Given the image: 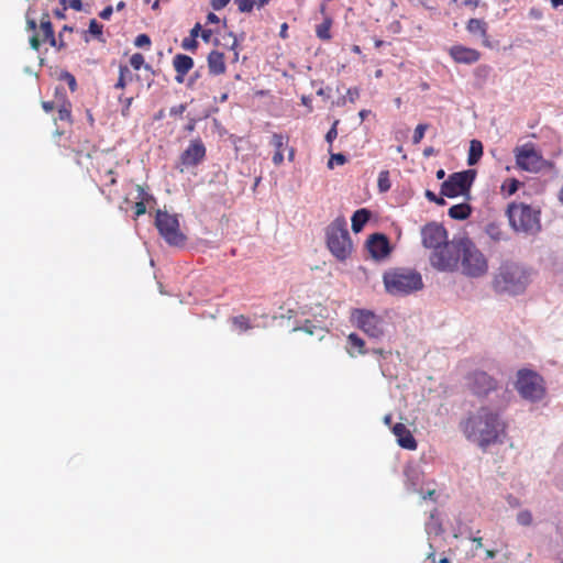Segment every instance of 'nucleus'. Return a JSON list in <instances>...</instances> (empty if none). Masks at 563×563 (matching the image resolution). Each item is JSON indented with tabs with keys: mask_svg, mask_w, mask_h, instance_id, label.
Here are the masks:
<instances>
[{
	"mask_svg": "<svg viewBox=\"0 0 563 563\" xmlns=\"http://www.w3.org/2000/svg\"><path fill=\"white\" fill-rule=\"evenodd\" d=\"M347 339L352 346L358 349L360 353H364L362 351V347L364 346V341L357 334L351 333Z\"/></svg>",
	"mask_w": 563,
	"mask_h": 563,
	"instance_id": "36",
	"label": "nucleus"
},
{
	"mask_svg": "<svg viewBox=\"0 0 563 563\" xmlns=\"http://www.w3.org/2000/svg\"><path fill=\"white\" fill-rule=\"evenodd\" d=\"M528 285V275L523 267L514 262H505L494 277V288L498 292L518 295Z\"/></svg>",
	"mask_w": 563,
	"mask_h": 563,
	"instance_id": "3",
	"label": "nucleus"
},
{
	"mask_svg": "<svg viewBox=\"0 0 563 563\" xmlns=\"http://www.w3.org/2000/svg\"><path fill=\"white\" fill-rule=\"evenodd\" d=\"M428 124H418L417 128L415 129V132H413V136H412V143L413 144H418L421 142V140L423 139L424 136V133L428 129Z\"/></svg>",
	"mask_w": 563,
	"mask_h": 563,
	"instance_id": "31",
	"label": "nucleus"
},
{
	"mask_svg": "<svg viewBox=\"0 0 563 563\" xmlns=\"http://www.w3.org/2000/svg\"><path fill=\"white\" fill-rule=\"evenodd\" d=\"M517 165L527 172L538 173L544 165V159L532 147L523 146L516 154Z\"/></svg>",
	"mask_w": 563,
	"mask_h": 563,
	"instance_id": "13",
	"label": "nucleus"
},
{
	"mask_svg": "<svg viewBox=\"0 0 563 563\" xmlns=\"http://www.w3.org/2000/svg\"><path fill=\"white\" fill-rule=\"evenodd\" d=\"M475 176L476 172L474 169L451 174L449 178L441 184V195L448 198H455L459 195L467 194Z\"/></svg>",
	"mask_w": 563,
	"mask_h": 563,
	"instance_id": "9",
	"label": "nucleus"
},
{
	"mask_svg": "<svg viewBox=\"0 0 563 563\" xmlns=\"http://www.w3.org/2000/svg\"><path fill=\"white\" fill-rule=\"evenodd\" d=\"M339 121H334L333 125L331 126V129L328 131V133L325 134V141L329 143V144H332V142L335 140V137L338 136V130H336V125H338Z\"/></svg>",
	"mask_w": 563,
	"mask_h": 563,
	"instance_id": "45",
	"label": "nucleus"
},
{
	"mask_svg": "<svg viewBox=\"0 0 563 563\" xmlns=\"http://www.w3.org/2000/svg\"><path fill=\"white\" fill-rule=\"evenodd\" d=\"M464 236H454L450 242L433 251L431 265L441 272H454L460 265V246Z\"/></svg>",
	"mask_w": 563,
	"mask_h": 563,
	"instance_id": "7",
	"label": "nucleus"
},
{
	"mask_svg": "<svg viewBox=\"0 0 563 563\" xmlns=\"http://www.w3.org/2000/svg\"><path fill=\"white\" fill-rule=\"evenodd\" d=\"M398 443L400 446H402L405 449H415L416 448V440L408 431L404 435H400L398 438Z\"/></svg>",
	"mask_w": 563,
	"mask_h": 563,
	"instance_id": "29",
	"label": "nucleus"
},
{
	"mask_svg": "<svg viewBox=\"0 0 563 563\" xmlns=\"http://www.w3.org/2000/svg\"><path fill=\"white\" fill-rule=\"evenodd\" d=\"M40 29L43 33V41H47L51 46H55L54 30L51 21L46 16L41 20Z\"/></svg>",
	"mask_w": 563,
	"mask_h": 563,
	"instance_id": "24",
	"label": "nucleus"
},
{
	"mask_svg": "<svg viewBox=\"0 0 563 563\" xmlns=\"http://www.w3.org/2000/svg\"><path fill=\"white\" fill-rule=\"evenodd\" d=\"M471 207L468 203L454 205L449 209V216L455 220H465L471 214Z\"/></svg>",
	"mask_w": 563,
	"mask_h": 563,
	"instance_id": "23",
	"label": "nucleus"
},
{
	"mask_svg": "<svg viewBox=\"0 0 563 563\" xmlns=\"http://www.w3.org/2000/svg\"><path fill=\"white\" fill-rule=\"evenodd\" d=\"M207 21L210 22V23H218L220 20H219V16L216 15L214 13L210 12L208 13L207 15Z\"/></svg>",
	"mask_w": 563,
	"mask_h": 563,
	"instance_id": "61",
	"label": "nucleus"
},
{
	"mask_svg": "<svg viewBox=\"0 0 563 563\" xmlns=\"http://www.w3.org/2000/svg\"><path fill=\"white\" fill-rule=\"evenodd\" d=\"M30 45L34 51H37L40 48L41 42L36 34L30 37Z\"/></svg>",
	"mask_w": 563,
	"mask_h": 563,
	"instance_id": "56",
	"label": "nucleus"
},
{
	"mask_svg": "<svg viewBox=\"0 0 563 563\" xmlns=\"http://www.w3.org/2000/svg\"><path fill=\"white\" fill-rule=\"evenodd\" d=\"M136 191H137L136 199H140V201L154 200L153 196L147 194L142 186L136 185Z\"/></svg>",
	"mask_w": 563,
	"mask_h": 563,
	"instance_id": "43",
	"label": "nucleus"
},
{
	"mask_svg": "<svg viewBox=\"0 0 563 563\" xmlns=\"http://www.w3.org/2000/svg\"><path fill=\"white\" fill-rule=\"evenodd\" d=\"M460 246V265L462 274L471 278L486 275L488 262L481 250L466 236L457 244Z\"/></svg>",
	"mask_w": 563,
	"mask_h": 563,
	"instance_id": "4",
	"label": "nucleus"
},
{
	"mask_svg": "<svg viewBox=\"0 0 563 563\" xmlns=\"http://www.w3.org/2000/svg\"><path fill=\"white\" fill-rule=\"evenodd\" d=\"M272 143L277 148V151H280V148L284 145V137H283V135L274 134Z\"/></svg>",
	"mask_w": 563,
	"mask_h": 563,
	"instance_id": "49",
	"label": "nucleus"
},
{
	"mask_svg": "<svg viewBox=\"0 0 563 563\" xmlns=\"http://www.w3.org/2000/svg\"><path fill=\"white\" fill-rule=\"evenodd\" d=\"M58 119L62 121H66L70 119V110L66 107H63L58 110Z\"/></svg>",
	"mask_w": 563,
	"mask_h": 563,
	"instance_id": "50",
	"label": "nucleus"
},
{
	"mask_svg": "<svg viewBox=\"0 0 563 563\" xmlns=\"http://www.w3.org/2000/svg\"><path fill=\"white\" fill-rule=\"evenodd\" d=\"M424 195H426V198H427L429 201L434 202V203H437V205H439V206H444V205L446 203L443 197H438V196H437L433 191H431V190H427Z\"/></svg>",
	"mask_w": 563,
	"mask_h": 563,
	"instance_id": "40",
	"label": "nucleus"
},
{
	"mask_svg": "<svg viewBox=\"0 0 563 563\" xmlns=\"http://www.w3.org/2000/svg\"><path fill=\"white\" fill-rule=\"evenodd\" d=\"M520 186V181L517 179H510V181L504 186V189L507 190L508 195H514Z\"/></svg>",
	"mask_w": 563,
	"mask_h": 563,
	"instance_id": "44",
	"label": "nucleus"
},
{
	"mask_svg": "<svg viewBox=\"0 0 563 563\" xmlns=\"http://www.w3.org/2000/svg\"><path fill=\"white\" fill-rule=\"evenodd\" d=\"M181 47L186 51H195L198 47V42L195 37H185Z\"/></svg>",
	"mask_w": 563,
	"mask_h": 563,
	"instance_id": "37",
	"label": "nucleus"
},
{
	"mask_svg": "<svg viewBox=\"0 0 563 563\" xmlns=\"http://www.w3.org/2000/svg\"><path fill=\"white\" fill-rule=\"evenodd\" d=\"M486 233L495 242L507 240V235L500 229V227L498 224H496V223H489L486 227Z\"/></svg>",
	"mask_w": 563,
	"mask_h": 563,
	"instance_id": "25",
	"label": "nucleus"
},
{
	"mask_svg": "<svg viewBox=\"0 0 563 563\" xmlns=\"http://www.w3.org/2000/svg\"><path fill=\"white\" fill-rule=\"evenodd\" d=\"M89 33L93 36L102 35V25L98 23L96 20H91L89 23Z\"/></svg>",
	"mask_w": 563,
	"mask_h": 563,
	"instance_id": "39",
	"label": "nucleus"
},
{
	"mask_svg": "<svg viewBox=\"0 0 563 563\" xmlns=\"http://www.w3.org/2000/svg\"><path fill=\"white\" fill-rule=\"evenodd\" d=\"M509 223L516 232L534 235L541 230L540 212L525 203H512L507 210Z\"/></svg>",
	"mask_w": 563,
	"mask_h": 563,
	"instance_id": "5",
	"label": "nucleus"
},
{
	"mask_svg": "<svg viewBox=\"0 0 563 563\" xmlns=\"http://www.w3.org/2000/svg\"><path fill=\"white\" fill-rule=\"evenodd\" d=\"M332 20L330 18H325L324 21L317 26L316 33L317 36L321 40H330V29H331Z\"/></svg>",
	"mask_w": 563,
	"mask_h": 563,
	"instance_id": "27",
	"label": "nucleus"
},
{
	"mask_svg": "<svg viewBox=\"0 0 563 563\" xmlns=\"http://www.w3.org/2000/svg\"><path fill=\"white\" fill-rule=\"evenodd\" d=\"M377 186H378V190L380 192H387L390 189L391 183H390V179H389V172L388 170H382L378 174Z\"/></svg>",
	"mask_w": 563,
	"mask_h": 563,
	"instance_id": "28",
	"label": "nucleus"
},
{
	"mask_svg": "<svg viewBox=\"0 0 563 563\" xmlns=\"http://www.w3.org/2000/svg\"><path fill=\"white\" fill-rule=\"evenodd\" d=\"M229 2L230 0H211V7L218 11L223 9Z\"/></svg>",
	"mask_w": 563,
	"mask_h": 563,
	"instance_id": "52",
	"label": "nucleus"
},
{
	"mask_svg": "<svg viewBox=\"0 0 563 563\" xmlns=\"http://www.w3.org/2000/svg\"><path fill=\"white\" fill-rule=\"evenodd\" d=\"M345 162H346V157L344 154H342V153L332 154L328 162V167L333 168L334 164L343 165V164H345Z\"/></svg>",
	"mask_w": 563,
	"mask_h": 563,
	"instance_id": "34",
	"label": "nucleus"
},
{
	"mask_svg": "<svg viewBox=\"0 0 563 563\" xmlns=\"http://www.w3.org/2000/svg\"><path fill=\"white\" fill-rule=\"evenodd\" d=\"M450 54L455 62L463 64H473L479 59V53L476 49L464 46H453Z\"/></svg>",
	"mask_w": 563,
	"mask_h": 563,
	"instance_id": "17",
	"label": "nucleus"
},
{
	"mask_svg": "<svg viewBox=\"0 0 563 563\" xmlns=\"http://www.w3.org/2000/svg\"><path fill=\"white\" fill-rule=\"evenodd\" d=\"M385 289L393 296H407L423 288L421 274L411 268H394L384 273Z\"/></svg>",
	"mask_w": 563,
	"mask_h": 563,
	"instance_id": "2",
	"label": "nucleus"
},
{
	"mask_svg": "<svg viewBox=\"0 0 563 563\" xmlns=\"http://www.w3.org/2000/svg\"><path fill=\"white\" fill-rule=\"evenodd\" d=\"M155 225L170 246H181L185 244L186 236L179 230V220L177 214H170L166 211L157 210L155 217Z\"/></svg>",
	"mask_w": 563,
	"mask_h": 563,
	"instance_id": "8",
	"label": "nucleus"
},
{
	"mask_svg": "<svg viewBox=\"0 0 563 563\" xmlns=\"http://www.w3.org/2000/svg\"><path fill=\"white\" fill-rule=\"evenodd\" d=\"M130 64L135 70H139L144 65L143 55L140 53L133 54L130 58Z\"/></svg>",
	"mask_w": 563,
	"mask_h": 563,
	"instance_id": "35",
	"label": "nucleus"
},
{
	"mask_svg": "<svg viewBox=\"0 0 563 563\" xmlns=\"http://www.w3.org/2000/svg\"><path fill=\"white\" fill-rule=\"evenodd\" d=\"M327 244L330 252L340 261L352 252V242L343 219L334 220L327 230Z\"/></svg>",
	"mask_w": 563,
	"mask_h": 563,
	"instance_id": "6",
	"label": "nucleus"
},
{
	"mask_svg": "<svg viewBox=\"0 0 563 563\" xmlns=\"http://www.w3.org/2000/svg\"><path fill=\"white\" fill-rule=\"evenodd\" d=\"M483 155V144L478 140H472L470 143L467 164L476 165Z\"/></svg>",
	"mask_w": 563,
	"mask_h": 563,
	"instance_id": "22",
	"label": "nucleus"
},
{
	"mask_svg": "<svg viewBox=\"0 0 563 563\" xmlns=\"http://www.w3.org/2000/svg\"><path fill=\"white\" fill-rule=\"evenodd\" d=\"M26 27L29 31H35L36 30V22L32 19H27L26 21Z\"/></svg>",
	"mask_w": 563,
	"mask_h": 563,
	"instance_id": "62",
	"label": "nucleus"
},
{
	"mask_svg": "<svg viewBox=\"0 0 563 563\" xmlns=\"http://www.w3.org/2000/svg\"><path fill=\"white\" fill-rule=\"evenodd\" d=\"M241 12H251L257 2L255 0H235Z\"/></svg>",
	"mask_w": 563,
	"mask_h": 563,
	"instance_id": "32",
	"label": "nucleus"
},
{
	"mask_svg": "<svg viewBox=\"0 0 563 563\" xmlns=\"http://www.w3.org/2000/svg\"><path fill=\"white\" fill-rule=\"evenodd\" d=\"M434 153H435V150H434L432 146L426 147V148L423 150V155H424L426 157H430V156H432Z\"/></svg>",
	"mask_w": 563,
	"mask_h": 563,
	"instance_id": "64",
	"label": "nucleus"
},
{
	"mask_svg": "<svg viewBox=\"0 0 563 563\" xmlns=\"http://www.w3.org/2000/svg\"><path fill=\"white\" fill-rule=\"evenodd\" d=\"M211 30H203L201 31V37L203 41L208 42L211 37Z\"/></svg>",
	"mask_w": 563,
	"mask_h": 563,
	"instance_id": "63",
	"label": "nucleus"
},
{
	"mask_svg": "<svg viewBox=\"0 0 563 563\" xmlns=\"http://www.w3.org/2000/svg\"><path fill=\"white\" fill-rule=\"evenodd\" d=\"M466 30L473 34L477 35L482 40V44L490 47V43L487 35V23L481 19H471L467 22Z\"/></svg>",
	"mask_w": 563,
	"mask_h": 563,
	"instance_id": "19",
	"label": "nucleus"
},
{
	"mask_svg": "<svg viewBox=\"0 0 563 563\" xmlns=\"http://www.w3.org/2000/svg\"><path fill=\"white\" fill-rule=\"evenodd\" d=\"M173 66L177 73L176 81L181 84L184 77L194 67V59L185 54H177L173 59Z\"/></svg>",
	"mask_w": 563,
	"mask_h": 563,
	"instance_id": "18",
	"label": "nucleus"
},
{
	"mask_svg": "<svg viewBox=\"0 0 563 563\" xmlns=\"http://www.w3.org/2000/svg\"><path fill=\"white\" fill-rule=\"evenodd\" d=\"M134 45L136 47H150L151 38L146 34H140V35L136 36V38L134 41Z\"/></svg>",
	"mask_w": 563,
	"mask_h": 563,
	"instance_id": "38",
	"label": "nucleus"
},
{
	"mask_svg": "<svg viewBox=\"0 0 563 563\" xmlns=\"http://www.w3.org/2000/svg\"><path fill=\"white\" fill-rule=\"evenodd\" d=\"M371 218V211L367 209H358L352 216V230L354 233H358L363 230L364 225Z\"/></svg>",
	"mask_w": 563,
	"mask_h": 563,
	"instance_id": "21",
	"label": "nucleus"
},
{
	"mask_svg": "<svg viewBox=\"0 0 563 563\" xmlns=\"http://www.w3.org/2000/svg\"><path fill=\"white\" fill-rule=\"evenodd\" d=\"M187 109L186 104H179L176 107L170 108L169 114L170 115H181Z\"/></svg>",
	"mask_w": 563,
	"mask_h": 563,
	"instance_id": "48",
	"label": "nucleus"
},
{
	"mask_svg": "<svg viewBox=\"0 0 563 563\" xmlns=\"http://www.w3.org/2000/svg\"><path fill=\"white\" fill-rule=\"evenodd\" d=\"M60 78L67 81L69 89L71 91L76 90V87H77L76 79L70 73H68V71L63 73Z\"/></svg>",
	"mask_w": 563,
	"mask_h": 563,
	"instance_id": "42",
	"label": "nucleus"
},
{
	"mask_svg": "<svg viewBox=\"0 0 563 563\" xmlns=\"http://www.w3.org/2000/svg\"><path fill=\"white\" fill-rule=\"evenodd\" d=\"M201 31V25L199 23H197L190 31V37H195L197 38V36L199 35V32Z\"/></svg>",
	"mask_w": 563,
	"mask_h": 563,
	"instance_id": "59",
	"label": "nucleus"
},
{
	"mask_svg": "<svg viewBox=\"0 0 563 563\" xmlns=\"http://www.w3.org/2000/svg\"><path fill=\"white\" fill-rule=\"evenodd\" d=\"M113 13V8L111 5L106 7L100 13L99 16L103 20H109Z\"/></svg>",
	"mask_w": 563,
	"mask_h": 563,
	"instance_id": "53",
	"label": "nucleus"
},
{
	"mask_svg": "<svg viewBox=\"0 0 563 563\" xmlns=\"http://www.w3.org/2000/svg\"><path fill=\"white\" fill-rule=\"evenodd\" d=\"M346 97L351 102H354L358 98V90L356 88H350L347 90Z\"/></svg>",
	"mask_w": 563,
	"mask_h": 563,
	"instance_id": "55",
	"label": "nucleus"
},
{
	"mask_svg": "<svg viewBox=\"0 0 563 563\" xmlns=\"http://www.w3.org/2000/svg\"><path fill=\"white\" fill-rule=\"evenodd\" d=\"M233 324L240 328L242 331L249 330L252 325L249 322V319L244 316H236L233 318Z\"/></svg>",
	"mask_w": 563,
	"mask_h": 563,
	"instance_id": "33",
	"label": "nucleus"
},
{
	"mask_svg": "<svg viewBox=\"0 0 563 563\" xmlns=\"http://www.w3.org/2000/svg\"><path fill=\"white\" fill-rule=\"evenodd\" d=\"M283 161H284V155H283V153H282L280 151H277V152L274 154V156H273V163H274L275 165H279V164H282V163H283Z\"/></svg>",
	"mask_w": 563,
	"mask_h": 563,
	"instance_id": "57",
	"label": "nucleus"
},
{
	"mask_svg": "<svg viewBox=\"0 0 563 563\" xmlns=\"http://www.w3.org/2000/svg\"><path fill=\"white\" fill-rule=\"evenodd\" d=\"M517 522L525 527L530 526L532 523V514L529 510H521L517 515Z\"/></svg>",
	"mask_w": 563,
	"mask_h": 563,
	"instance_id": "30",
	"label": "nucleus"
},
{
	"mask_svg": "<svg viewBox=\"0 0 563 563\" xmlns=\"http://www.w3.org/2000/svg\"><path fill=\"white\" fill-rule=\"evenodd\" d=\"M352 321L366 335L378 339L384 334V322L380 317L366 309H355L352 312Z\"/></svg>",
	"mask_w": 563,
	"mask_h": 563,
	"instance_id": "11",
	"label": "nucleus"
},
{
	"mask_svg": "<svg viewBox=\"0 0 563 563\" xmlns=\"http://www.w3.org/2000/svg\"><path fill=\"white\" fill-rule=\"evenodd\" d=\"M135 208V216L140 217L146 212V206L144 201H137L134 206Z\"/></svg>",
	"mask_w": 563,
	"mask_h": 563,
	"instance_id": "51",
	"label": "nucleus"
},
{
	"mask_svg": "<svg viewBox=\"0 0 563 563\" xmlns=\"http://www.w3.org/2000/svg\"><path fill=\"white\" fill-rule=\"evenodd\" d=\"M422 499H431L435 501V489H430L426 494L421 493Z\"/></svg>",
	"mask_w": 563,
	"mask_h": 563,
	"instance_id": "58",
	"label": "nucleus"
},
{
	"mask_svg": "<svg viewBox=\"0 0 563 563\" xmlns=\"http://www.w3.org/2000/svg\"><path fill=\"white\" fill-rule=\"evenodd\" d=\"M504 429L499 413L488 407L479 408L464 424L466 438L483 449L495 443Z\"/></svg>",
	"mask_w": 563,
	"mask_h": 563,
	"instance_id": "1",
	"label": "nucleus"
},
{
	"mask_svg": "<svg viewBox=\"0 0 563 563\" xmlns=\"http://www.w3.org/2000/svg\"><path fill=\"white\" fill-rule=\"evenodd\" d=\"M496 387V383L493 377H490L485 372H475L471 377V388L473 393L477 396H486L489 391L494 390Z\"/></svg>",
	"mask_w": 563,
	"mask_h": 563,
	"instance_id": "16",
	"label": "nucleus"
},
{
	"mask_svg": "<svg viewBox=\"0 0 563 563\" xmlns=\"http://www.w3.org/2000/svg\"><path fill=\"white\" fill-rule=\"evenodd\" d=\"M367 249L375 260L387 257L391 251L388 238L383 233H374L367 240Z\"/></svg>",
	"mask_w": 563,
	"mask_h": 563,
	"instance_id": "15",
	"label": "nucleus"
},
{
	"mask_svg": "<svg viewBox=\"0 0 563 563\" xmlns=\"http://www.w3.org/2000/svg\"><path fill=\"white\" fill-rule=\"evenodd\" d=\"M516 387L519 394L531 401L540 400L544 394L542 378L531 371H520Z\"/></svg>",
	"mask_w": 563,
	"mask_h": 563,
	"instance_id": "10",
	"label": "nucleus"
},
{
	"mask_svg": "<svg viewBox=\"0 0 563 563\" xmlns=\"http://www.w3.org/2000/svg\"><path fill=\"white\" fill-rule=\"evenodd\" d=\"M209 73L213 76L221 75L225 71L224 55L219 51H212L208 55Z\"/></svg>",
	"mask_w": 563,
	"mask_h": 563,
	"instance_id": "20",
	"label": "nucleus"
},
{
	"mask_svg": "<svg viewBox=\"0 0 563 563\" xmlns=\"http://www.w3.org/2000/svg\"><path fill=\"white\" fill-rule=\"evenodd\" d=\"M132 77H133V75H132L131 70L129 69V67L125 65H120L119 79H118L117 84L114 85V87L118 89H123L126 85L128 78H129V80H132Z\"/></svg>",
	"mask_w": 563,
	"mask_h": 563,
	"instance_id": "26",
	"label": "nucleus"
},
{
	"mask_svg": "<svg viewBox=\"0 0 563 563\" xmlns=\"http://www.w3.org/2000/svg\"><path fill=\"white\" fill-rule=\"evenodd\" d=\"M68 3V5L76 10V11H80L82 9V2L81 0H62V3L65 4V3Z\"/></svg>",
	"mask_w": 563,
	"mask_h": 563,
	"instance_id": "47",
	"label": "nucleus"
},
{
	"mask_svg": "<svg viewBox=\"0 0 563 563\" xmlns=\"http://www.w3.org/2000/svg\"><path fill=\"white\" fill-rule=\"evenodd\" d=\"M206 156V147L201 140H194L180 155V172L185 168L194 167L200 164Z\"/></svg>",
	"mask_w": 563,
	"mask_h": 563,
	"instance_id": "14",
	"label": "nucleus"
},
{
	"mask_svg": "<svg viewBox=\"0 0 563 563\" xmlns=\"http://www.w3.org/2000/svg\"><path fill=\"white\" fill-rule=\"evenodd\" d=\"M422 244L434 251L448 243V233L443 225L430 222L421 229Z\"/></svg>",
	"mask_w": 563,
	"mask_h": 563,
	"instance_id": "12",
	"label": "nucleus"
},
{
	"mask_svg": "<svg viewBox=\"0 0 563 563\" xmlns=\"http://www.w3.org/2000/svg\"><path fill=\"white\" fill-rule=\"evenodd\" d=\"M393 430H394L395 435H397V438H399L400 435H404L407 432L406 427L401 423H397Z\"/></svg>",
	"mask_w": 563,
	"mask_h": 563,
	"instance_id": "54",
	"label": "nucleus"
},
{
	"mask_svg": "<svg viewBox=\"0 0 563 563\" xmlns=\"http://www.w3.org/2000/svg\"><path fill=\"white\" fill-rule=\"evenodd\" d=\"M406 476L411 481L412 486H416L419 482V474L410 468L406 470Z\"/></svg>",
	"mask_w": 563,
	"mask_h": 563,
	"instance_id": "46",
	"label": "nucleus"
},
{
	"mask_svg": "<svg viewBox=\"0 0 563 563\" xmlns=\"http://www.w3.org/2000/svg\"><path fill=\"white\" fill-rule=\"evenodd\" d=\"M42 107H43L45 112H51L54 109V103L51 102V101H44L42 103Z\"/></svg>",
	"mask_w": 563,
	"mask_h": 563,
	"instance_id": "60",
	"label": "nucleus"
},
{
	"mask_svg": "<svg viewBox=\"0 0 563 563\" xmlns=\"http://www.w3.org/2000/svg\"><path fill=\"white\" fill-rule=\"evenodd\" d=\"M119 101L123 103V108H122V115L123 117H128L129 115V111H130V107L133 102V98L132 97H129V98H123L122 96L119 97Z\"/></svg>",
	"mask_w": 563,
	"mask_h": 563,
	"instance_id": "41",
	"label": "nucleus"
}]
</instances>
